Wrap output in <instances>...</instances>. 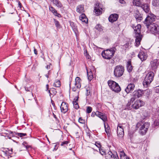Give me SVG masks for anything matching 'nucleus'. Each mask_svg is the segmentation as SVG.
<instances>
[{"mask_svg": "<svg viewBox=\"0 0 159 159\" xmlns=\"http://www.w3.org/2000/svg\"><path fill=\"white\" fill-rule=\"evenodd\" d=\"M141 25L140 24H138L136 26L133 28L135 34V44L136 47H138L140 44V41L142 40L143 36L141 34L140 29Z\"/></svg>", "mask_w": 159, "mask_h": 159, "instance_id": "nucleus-1", "label": "nucleus"}, {"mask_svg": "<svg viewBox=\"0 0 159 159\" xmlns=\"http://www.w3.org/2000/svg\"><path fill=\"white\" fill-rule=\"evenodd\" d=\"M150 125L148 122H145L142 125L138 123L136 124V129H137L139 127V133L142 135H144L146 133Z\"/></svg>", "mask_w": 159, "mask_h": 159, "instance_id": "nucleus-2", "label": "nucleus"}, {"mask_svg": "<svg viewBox=\"0 0 159 159\" xmlns=\"http://www.w3.org/2000/svg\"><path fill=\"white\" fill-rule=\"evenodd\" d=\"M115 47L104 50L102 53V55L103 58L107 59H111L114 56L116 51Z\"/></svg>", "mask_w": 159, "mask_h": 159, "instance_id": "nucleus-3", "label": "nucleus"}, {"mask_svg": "<svg viewBox=\"0 0 159 159\" xmlns=\"http://www.w3.org/2000/svg\"><path fill=\"white\" fill-rule=\"evenodd\" d=\"M150 33L155 35L159 34V25L155 23L148 24L146 25Z\"/></svg>", "mask_w": 159, "mask_h": 159, "instance_id": "nucleus-4", "label": "nucleus"}, {"mask_svg": "<svg viewBox=\"0 0 159 159\" xmlns=\"http://www.w3.org/2000/svg\"><path fill=\"white\" fill-rule=\"evenodd\" d=\"M154 75V73L152 72H150L147 74L143 82V85L145 87H148L150 84L153 80Z\"/></svg>", "mask_w": 159, "mask_h": 159, "instance_id": "nucleus-5", "label": "nucleus"}, {"mask_svg": "<svg viewBox=\"0 0 159 159\" xmlns=\"http://www.w3.org/2000/svg\"><path fill=\"white\" fill-rule=\"evenodd\" d=\"M107 83L110 88L112 91L116 93H118L121 90V88L118 84L112 80L108 81Z\"/></svg>", "mask_w": 159, "mask_h": 159, "instance_id": "nucleus-6", "label": "nucleus"}, {"mask_svg": "<svg viewBox=\"0 0 159 159\" xmlns=\"http://www.w3.org/2000/svg\"><path fill=\"white\" fill-rule=\"evenodd\" d=\"M124 70L123 66L120 65L116 66L114 69V74L116 77H120L123 74Z\"/></svg>", "mask_w": 159, "mask_h": 159, "instance_id": "nucleus-7", "label": "nucleus"}, {"mask_svg": "<svg viewBox=\"0 0 159 159\" xmlns=\"http://www.w3.org/2000/svg\"><path fill=\"white\" fill-rule=\"evenodd\" d=\"M156 16L152 13H149L145 19L144 23L146 26L148 24H152L153 21L155 20Z\"/></svg>", "mask_w": 159, "mask_h": 159, "instance_id": "nucleus-8", "label": "nucleus"}, {"mask_svg": "<svg viewBox=\"0 0 159 159\" xmlns=\"http://www.w3.org/2000/svg\"><path fill=\"white\" fill-rule=\"evenodd\" d=\"M145 102L143 101L140 99H137L132 105V107L133 108L137 109L143 106Z\"/></svg>", "mask_w": 159, "mask_h": 159, "instance_id": "nucleus-9", "label": "nucleus"}, {"mask_svg": "<svg viewBox=\"0 0 159 159\" xmlns=\"http://www.w3.org/2000/svg\"><path fill=\"white\" fill-rule=\"evenodd\" d=\"M138 56L142 61H145L148 57L147 53L142 51H140Z\"/></svg>", "mask_w": 159, "mask_h": 159, "instance_id": "nucleus-10", "label": "nucleus"}, {"mask_svg": "<svg viewBox=\"0 0 159 159\" xmlns=\"http://www.w3.org/2000/svg\"><path fill=\"white\" fill-rule=\"evenodd\" d=\"M15 132L11 131L9 130H6L5 132H2L1 134L2 136L5 137H7L9 139L11 138L12 137H13L15 135Z\"/></svg>", "mask_w": 159, "mask_h": 159, "instance_id": "nucleus-11", "label": "nucleus"}, {"mask_svg": "<svg viewBox=\"0 0 159 159\" xmlns=\"http://www.w3.org/2000/svg\"><path fill=\"white\" fill-rule=\"evenodd\" d=\"M158 66V61L157 59H154L151 61L150 62V67L151 70H155Z\"/></svg>", "mask_w": 159, "mask_h": 159, "instance_id": "nucleus-12", "label": "nucleus"}, {"mask_svg": "<svg viewBox=\"0 0 159 159\" xmlns=\"http://www.w3.org/2000/svg\"><path fill=\"white\" fill-rule=\"evenodd\" d=\"M117 129L118 136L119 137H122L124 134L123 126L121 124H119L118 125Z\"/></svg>", "mask_w": 159, "mask_h": 159, "instance_id": "nucleus-13", "label": "nucleus"}, {"mask_svg": "<svg viewBox=\"0 0 159 159\" xmlns=\"http://www.w3.org/2000/svg\"><path fill=\"white\" fill-rule=\"evenodd\" d=\"M106 159H119L118 156L116 152L115 154H113L111 152H109L107 156L105 157Z\"/></svg>", "mask_w": 159, "mask_h": 159, "instance_id": "nucleus-14", "label": "nucleus"}, {"mask_svg": "<svg viewBox=\"0 0 159 159\" xmlns=\"http://www.w3.org/2000/svg\"><path fill=\"white\" fill-rule=\"evenodd\" d=\"M60 108L62 112L64 113H66L68 111V104L65 102H63L61 103Z\"/></svg>", "mask_w": 159, "mask_h": 159, "instance_id": "nucleus-15", "label": "nucleus"}, {"mask_svg": "<svg viewBox=\"0 0 159 159\" xmlns=\"http://www.w3.org/2000/svg\"><path fill=\"white\" fill-rule=\"evenodd\" d=\"M143 91L140 89L135 90L133 93V96L132 98H134L135 100L140 97L143 94Z\"/></svg>", "mask_w": 159, "mask_h": 159, "instance_id": "nucleus-16", "label": "nucleus"}, {"mask_svg": "<svg viewBox=\"0 0 159 159\" xmlns=\"http://www.w3.org/2000/svg\"><path fill=\"white\" fill-rule=\"evenodd\" d=\"M134 84L130 83L127 85L125 89V91L127 93H129L134 90Z\"/></svg>", "mask_w": 159, "mask_h": 159, "instance_id": "nucleus-17", "label": "nucleus"}, {"mask_svg": "<svg viewBox=\"0 0 159 159\" xmlns=\"http://www.w3.org/2000/svg\"><path fill=\"white\" fill-rule=\"evenodd\" d=\"M97 116L101 119L104 122V123L107 120V116L103 113L98 111V113L97 114Z\"/></svg>", "mask_w": 159, "mask_h": 159, "instance_id": "nucleus-18", "label": "nucleus"}, {"mask_svg": "<svg viewBox=\"0 0 159 159\" xmlns=\"http://www.w3.org/2000/svg\"><path fill=\"white\" fill-rule=\"evenodd\" d=\"M140 7L146 13H148L150 11L149 5L148 3L142 4Z\"/></svg>", "mask_w": 159, "mask_h": 159, "instance_id": "nucleus-19", "label": "nucleus"}, {"mask_svg": "<svg viewBox=\"0 0 159 159\" xmlns=\"http://www.w3.org/2000/svg\"><path fill=\"white\" fill-rule=\"evenodd\" d=\"M118 16L116 14H114L110 15L109 17V21L111 22H113L116 21L118 19Z\"/></svg>", "mask_w": 159, "mask_h": 159, "instance_id": "nucleus-20", "label": "nucleus"}, {"mask_svg": "<svg viewBox=\"0 0 159 159\" xmlns=\"http://www.w3.org/2000/svg\"><path fill=\"white\" fill-rule=\"evenodd\" d=\"M97 6H95L94 9V12L96 15L98 16L102 14V9L99 6L96 5Z\"/></svg>", "mask_w": 159, "mask_h": 159, "instance_id": "nucleus-21", "label": "nucleus"}, {"mask_svg": "<svg viewBox=\"0 0 159 159\" xmlns=\"http://www.w3.org/2000/svg\"><path fill=\"white\" fill-rule=\"evenodd\" d=\"M134 100L135 99L134 98H131L126 104V108L128 110L131 109L132 108H133L131 104Z\"/></svg>", "mask_w": 159, "mask_h": 159, "instance_id": "nucleus-22", "label": "nucleus"}, {"mask_svg": "<svg viewBox=\"0 0 159 159\" xmlns=\"http://www.w3.org/2000/svg\"><path fill=\"white\" fill-rule=\"evenodd\" d=\"M49 9L54 14V15L57 16L59 17H61V15L58 13L57 11L52 6L49 7Z\"/></svg>", "mask_w": 159, "mask_h": 159, "instance_id": "nucleus-23", "label": "nucleus"}, {"mask_svg": "<svg viewBox=\"0 0 159 159\" xmlns=\"http://www.w3.org/2000/svg\"><path fill=\"white\" fill-rule=\"evenodd\" d=\"M80 79L79 77H76L75 79V86L77 89H79L81 86V84L80 81Z\"/></svg>", "mask_w": 159, "mask_h": 159, "instance_id": "nucleus-24", "label": "nucleus"}, {"mask_svg": "<svg viewBox=\"0 0 159 159\" xmlns=\"http://www.w3.org/2000/svg\"><path fill=\"white\" fill-rule=\"evenodd\" d=\"M86 70L88 80L91 81L93 78V73L90 69H87Z\"/></svg>", "mask_w": 159, "mask_h": 159, "instance_id": "nucleus-25", "label": "nucleus"}, {"mask_svg": "<svg viewBox=\"0 0 159 159\" xmlns=\"http://www.w3.org/2000/svg\"><path fill=\"white\" fill-rule=\"evenodd\" d=\"M78 96L74 98V100L73 101V103L74 107L75 109H78L79 108V106L78 103Z\"/></svg>", "mask_w": 159, "mask_h": 159, "instance_id": "nucleus-26", "label": "nucleus"}, {"mask_svg": "<svg viewBox=\"0 0 159 159\" xmlns=\"http://www.w3.org/2000/svg\"><path fill=\"white\" fill-rule=\"evenodd\" d=\"M76 11L80 13H83L84 11L83 5H80L78 6L76 8Z\"/></svg>", "mask_w": 159, "mask_h": 159, "instance_id": "nucleus-27", "label": "nucleus"}, {"mask_svg": "<svg viewBox=\"0 0 159 159\" xmlns=\"http://www.w3.org/2000/svg\"><path fill=\"white\" fill-rule=\"evenodd\" d=\"M104 127L105 128V130L107 133L108 136H109L110 135V127L107 124V125H106L105 123H104Z\"/></svg>", "mask_w": 159, "mask_h": 159, "instance_id": "nucleus-28", "label": "nucleus"}, {"mask_svg": "<svg viewBox=\"0 0 159 159\" xmlns=\"http://www.w3.org/2000/svg\"><path fill=\"white\" fill-rule=\"evenodd\" d=\"M49 93L50 94V96L51 97V96L53 97L54 95H55L57 93L56 89L54 88H52L49 90Z\"/></svg>", "mask_w": 159, "mask_h": 159, "instance_id": "nucleus-29", "label": "nucleus"}, {"mask_svg": "<svg viewBox=\"0 0 159 159\" xmlns=\"http://www.w3.org/2000/svg\"><path fill=\"white\" fill-rule=\"evenodd\" d=\"M127 70L129 72H131L133 70V67L131 65V61L129 60L127 62Z\"/></svg>", "mask_w": 159, "mask_h": 159, "instance_id": "nucleus-30", "label": "nucleus"}, {"mask_svg": "<svg viewBox=\"0 0 159 159\" xmlns=\"http://www.w3.org/2000/svg\"><path fill=\"white\" fill-rule=\"evenodd\" d=\"M53 4L58 7H61L62 6L61 3L58 0H50Z\"/></svg>", "mask_w": 159, "mask_h": 159, "instance_id": "nucleus-31", "label": "nucleus"}, {"mask_svg": "<svg viewBox=\"0 0 159 159\" xmlns=\"http://www.w3.org/2000/svg\"><path fill=\"white\" fill-rule=\"evenodd\" d=\"M133 4L136 6L140 7L142 4L140 0H133Z\"/></svg>", "mask_w": 159, "mask_h": 159, "instance_id": "nucleus-32", "label": "nucleus"}, {"mask_svg": "<svg viewBox=\"0 0 159 159\" xmlns=\"http://www.w3.org/2000/svg\"><path fill=\"white\" fill-rule=\"evenodd\" d=\"M61 85V83L60 81L58 80H55L53 84V86L56 87H59Z\"/></svg>", "mask_w": 159, "mask_h": 159, "instance_id": "nucleus-33", "label": "nucleus"}, {"mask_svg": "<svg viewBox=\"0 0 159 159\" xmlns=\"http://www.w3.org/2000/svg\"><path fill=\"white\" fill-rule=\"evenodd\" d=\"M135 17L136 20L138 21H140L142 19V17L141 16L139 12L135 15Z\"/></svg>", "mask_w": 159, "mask_h": 159, "instance_id": "nucleus-34", "label": "nucleus"}, {"mask_svg": "<svg viewBox=\"0 0 159 159\" xmlns=\"http://www.w3.org/2000/svg\"><path fill=\"white\" fill-rule=\"evenodd\" d=\"M152 5L156 7H158L159 6V0H153L152 1Z\"/></svg>", "mask_w": 159, "mask_h": 159, "instance_id": "nucleus-35", "label": "nucleus"}, {"mask_svg": "<svg viewBox=\"0 0 159 159\" xmlns=\"http://www.w3.org/2000/svg\"><path fill=\"white\" fill-rule=\"evenodd\" d=\"M120 159H125L126 157H127L123 151H121L120 152Z\"/></svg>", "mask_w": 159, "mask_h": 159, "instance_id": "nucleus-36", "label": "nucleus"}, {"mask_svg": "<svg viewBox=\"0 0 159 159\" xmlns=\"http://www.w3.org/2000/svg\"><path fill=\"white\" fill-rule=\"evenodd\" d=\"M95 29L98 31L101 32L103 30V27L100 24H97L95 27Z\"/></svg>", "mask_w": 159, "mask_h": 159, "instance_id": "nucleus-37", "label": "nucleus"}, {"mask_svg": "<svg viewBox=\"0 0 159 159\" xmlns=\"http://www.w3.org/2000/svg\"><path fill=\"white\" fill-rule=\"evenodd\" d=\"M72 29L75 32L76 36H77L79 34L78 31L76 26L73 27Z\"/></svg>", "mask_w": 159, "mask_h": 159, "instance_id": "nucleus-38", "label": "nucleus"}, {"mask_svg": "<svg viewBox=\"0 0 159 159\" xmlns=\"http://www.w3.org/2000/svg\"><path fill=\"white\" fill-rule=\"evenodd\" d=\"M86 89V95L87 96L89 95L90 93V88L89 87L86 86L85 87Z\"/></svg>", "mask_w": 159, "mask_h": 159, "instance_id": "nucleus-39", "label": "nucleus"}, {"mask_svg": "<svg viewBox=\"0 0 159 159\" xmlns=\"http://www.w3.org/2000/svg\"><path fill=\"white\" fill-rule=\"evenodd\" d=\"M92 111V108L91 107L88 106L87 107L86 112L87 113H91Z\"/></svg>", "mask_w": 159, "mask_h": 159, "instance_id": "nucleus-40", "label": "nucleus"}, {"mask_svg": "<svg viewBox=\"0 0 159 159\" xmlns=\"http://www.w3.org/2000/svg\"><path fill=\"white\" fill-rule=\"evenodd\" d=\"M16 135L20 137H22L23 136H25L27 135L26 134V133H16Z\"/></svg>", "mask_w": 159, "mask_h": 159, "instance_id": "nucleus-41", "label": "nucleus"}, {"mask_svg": "<svg viewBox=\"0 0 159 159\" xmlns=\"http://www.w3.org/2000/svg\"><path fill=\"white\" fill-rule=\"evenodd\" d=\"M69 143V141H65L61 142L60 145L61 146H65L66 145H67Z\"/></svg>", "mask_w": 159, "mask_h": 159, "instance_id": "nucleus-42", "label": "nucleus"}, {"mask_svg": "<svg viewBox=\"0 0 159 159\" xmlns=\"http://www.w3.org/2000/svg\"><path fill=\"white\" fill-rule=\"evenodd\" d=\"M131 44V43L130 42H127L124 45V47L126 48H129V47H130V45Z\"/></svg>", "mask_w": 159, "mask_h": 159, "instance_id": "nucleus-43", "label": "nucleus"}, {"mask_svg": "<svg viewBox=\"0 0 159 159\" xmlns=\"http://www.w3.org/2000/svg\"><path fill=\"white\" fill-rule=\"evenodd\" d=\"M86 17L85 15L84 14H82L79 17L80 19V20L82 21L83 19L84 18Z\"/></svg>", "mask_w": 159, "mask_h": 159, "instance_id": "nucleus-44", "label": "nucleus"}, {"mask_svg": "<svg viewBox=\"0 0 159 159\" xmlns=\"http://www.w3.org/2000/svg\"><path fill=\"white\" fill-rule=\"evenodd\" d=\"M99 150L100 153L102 155H105V151L102 148H100Z\"/></svg>", "mask_w": 159, "mask_h": 159, "instance_id": "nucleus-45", "label": "nucleus"}, {"mask_svg": "<svg viewBox=\"0 0 159 159\" xmlns=\"http://www.w3.org/2000/svg\"><path fill=\"white\" fill-rule=\"evenodd\" d=\"M145 93L146 96H148L151 93L150 90L148 89H147L145 91Z\"/></svg>", "mask_w": 159, "mask_h": 159, "instance_id": "nucleus-46", "label": "nucleus"}, {"mask_svg": "<svg viewBox=\"0 0 159 159\" xmlns=\"http://www.w3.org/2000/svg\"><path fill=\"white\" fill-rule=\"evenodd\" d=\"M95 145L98 148H100L101 145L100 143L99 142H96L95 143Z\"/></svg>", "mask_w": 159, "mask_h": 159, "instance_id": "nucleus-47", "label": "nucleus"}, {"mask_svg": "<svg viewBox=\"0 0 159 159\" xmlns=\"http://www.w3.org/2000/svg\"><path fill=\"white\" fill-rule=\"evenodd\" d=\"M98 111H97L96 112H93L91 114V116L92 117H94L96 115L97 116V114L98 113Z\"/></svg>", "mask_w": 159, "mask_h": 159, "instance_id": "nucleus-48", "label": "nucleus"}, {"mask_svg": "<svg viewBox=\"0 0 159 159\" xmlns=\"http://www.w3.org/2000/svg\"><path fill=\"white\" fill-rule=\"evenodd\" d=\"M3 152L6 156H8L9 155V154L11 153L12 152V149H11V150L10 152H8L7 151H3Z\"/></svg>", "mask_w": 159, "mask_h": 159, "instance_id": "nucleus-49", "label": "nucleus"}, {"mask_svg": "<svg viewBox=\"0 0 159 159\" xmlns=\"http://www.w3.org/2000/svg\"><path fill=\"white\" fill-rule=\"evenodd\" d=\"M79 122L81 124H84L85 122V120L81 118L80 117L79 118Z\"/></svg>", "mask_w": 159, "mask_h": 159, "instance_id": "nucleus-50", "label": "nucleus"}, {"mask_svg": "<svg viewBox=\"0 0 159 159\" xmlns=\"http://www.w3.org/2000/svg\"><path fill=\"white\" fill-rule=\"evenodd\" d=\"M154 125L155 126H157L159 125V120H156L154 121Z\"/></svg>", "mask_w": 159, "mask_h": 159, "instance_id": "nucleus-51", "label": "nucleus"}, {"mask_svg": "<svg viewBox=\"0 0 159 159\" xmlns=\"http://www.w3.org/2000/svg\"><path fill=\"white\" fill-rule=\"evenodd\" d=\"M55 20V24L56 27H59L60 26V24L59 22L56 20Z\"/></svg>", "mask_w": 159, "mask_h": 159, "instance_id": "nucleus-52", "label": "nucleus"}, {"mask_svg": "<svg viewBox=\"0 0 159 159\" xmlns=\"http://www.w3.org/2000/svg\"><path fill=\"white\" fill-rule=\"evenodd\" d=\"M88 20L87 17L84 18L83 19L82 22L87 23L88 22Z\"/></svg>", "mask_w": 159, "mask_h": 159, "instance_id": "nucleus-53", "label": "nucleus"}, {"mask_svg": "<svg viewBox=\"0 0 159 159\" xmlns=\"http://www.w3.org/2000/svg\"><path fill=\"white\" fill-rule=\"evenodd\" d=\"M143 114L145 117H147L148 116V113L146 111H144Z\"/></svg>", "mask_w": 159, "mask_h": 159, "instance_id": "nucleus-54", "label": "nucleus"}, {"mask_svg": "<svg viewBox=\"0 0 159 159\" xmlns=\"http://www.w3.org/2000/svg\"><path fill=\"white\" fill-rule=\"evenodd\" d=\"M119 2L120 3L123 4L125 3V2L124 0H119Z\"/></svg>", "mask_w": 159, "mask_h": 159, "instance_id": "nucleus-55", "label": "nucleus"}, {"mask_svg": "<svg viewBox=\"0 0 159 159\" xmlns=\"http://www.w3.org/2000/svg\"><path fill=\"white\" fill-rule=\"evenodd\" d=\"M34 53L35 54H36V55L37 54H38L37 51L36 50V49L34 47Z\"/></svg>", "mask_w": 159, "mask_h": 159, "instance_id": "nucleus-56", "label": "nucleus"}, {"mask_svg": "<svg viewBox=\"0 0 159 159\" xmlns=\"http://www.w3.org/2000/svg\"><path fill=\"white\" fill-rule=\"evenodd\" d=\"M51 65V64H50L49 65H47L46 66V68L47 69H50V66Z\"/></svg>", "mask_w": 159, "mask_h": 159, "instance_id": "nucleus-57", "label": "nucleus"}, {"mask_svg": "<svg viewBox=\"0 0 159 159\" xmlns=\"http://www.w3.org/2000/svg\"><path fill=\"white\" fill-rule=\"evenodd\" d=\"M70 25L72 27V28H73V27H74L75 26V25L74 24L73 22H71L70 23Z\"/></svg>", "mask_w": 159, "mask_h": 159, "instance_id": "nucleus-58", "label": "nucleus"}, {"mask_svg": "<svg viewBox=\"0 0 159 159\" xmlns=\"http://www.w3.org/2000/svg\"><path fill=\"white\" fill-rule=\"evenodd\" d=\"M77 88L75 86L72 88V90L74 91H75L77 90Z\"/></svg>", "mask_w": 159, "mask_h": 159, "instance_id": "nucleus-59", "label": "nucleus"}, {"mask_svg": "<svg viewBox=\"0 0 159 159\" xmlns=\"http://www.w3.org/2000/svg\"><path fill=\"white\" fill-rule=\"evenodd\" d=\"M18 3L19 7L20 8L21 6V4L20 3V2H19Z\"/></svg>", "mask_w": 159, "mask_h": 159, "instance_id": "nucleus-60", "label": "nucleus"}, {"mask_svg": "<svg viewBox=\"0 0 159 159\" xmlns=\"http://www.w3.org/2000/svg\"><path fill=\"white\" fill-rule=\"evenodd\" d=\"M51 102H52V106H54L55 105V104L53 101H52V100H51Z\"/></svg>", "mask_w": 159, "mask_h": 159, "instance_id": "nucleus-61", "label": "nucleus"}, {"mask_svg": "<svg viewBox=\"0 0 159 159\" xmlns=\"http://www.w3.org/2000/svg\"><path fill=\"white\" fill-rule=\"evenodd\" d=\"M52 114H53L54 117V118H55V119H56L57 117H56V115L54 114V113L53 112Z\"/></svg>", "mask_w": 159, "mask_h": 159, "instance_id": "nucleus-62", "label": "nucleus"}, {"mask_svg": "<svg viewBox=\"0 0 159 159\" xmlns=\"http://www.w3.org/2000/svg\"><path fill=\"white\" fill-rule=\"evenodd\" d=\"M51 74V71L50 70H49L48 71V75H49Z\"/></svg>", "mask_w": 159, "mask_h": 159, "instance_id": "nucleus-63", "label": "nucleus"}, {"mask_svg": "<svg viewBox=\"0 0 159 159\" xmlns=\"http://www.w3.org/2000/svg\"><path fill=\"white\" fill-rule=\"evenodd\" d=\"M53 109L54 110H56V107L55 106H53Z\"/></svg>", "mask_w": 159, "mask_h": 159, "instance_id": "nucleus-64", "label": "nucleus"}]
</instances>
